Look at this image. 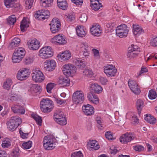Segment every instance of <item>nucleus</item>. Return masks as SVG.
Returning <instances> with one entry per match:
<instances>
[{
    "mask_svg": "<svg viewBox=\"0 0 157 157\" xmlns=\"http://www.w3.org/2000/svg\"><path fill=\"white\" fill-rule=\"evenodd\" d=\"M21 86L19 84H16L13 87L11 92L8 94L6 98L7 101H16L19 98L18 95V93L21 90Z\"/></svg>",
    "mask_w": 157,
    "mask_h": 157,
    "instance_id": "f257e3e1",
    "label": "nucleus"
},
{
    "mask_svg": "<svg viewBox=\"0 0 157 157\" xmlns=\"http://www.w3.org/2000/svg\"><path fill=\"white\" fill-rule=\"evenodd\" d=\"M56 141V139L53 135L45 136L43 141L44 148L47 150L53 149L55 147V143Z\"/></svg>",
    "mask_w": 157,
    "mask_h": 157,
    "instance_id": "f03ea898",
    "label": "nucleus"
},
{
    "mask_svg": "<svg viewBox=\"0 0 157 157\" xmlns=\"http://www.w3.org/2000/svg\"><path fill=\"white\" fill-rule=\"evenodd\" d=\"M21 122V119L18 117L13 116L7 123L8 128L10 131H13Z\"/></svg>",
    "mask_w": 157,
    "mask_h": 157,
    "instance_id": "7ed1b4c3",
    "label": "nucleus"
},
{
    "mask_svg": "<svg viewBox=\"0 0 157 157\" xmlns=\"http://www.w3.org/2000/svg\"><path fill=\"white\" fill-rule=\"evenodd\" d=\"M40 107L44 112H50L53 107V102L48 98L43 99L40 102Z\"/></svg>",
    "mask_w": 157,
    "mask_h": 157,
    "instance_id": "20e7f679",
    "label": "nucleus"
},
{
    "mask_svg": "<svg viewBox=\"0 0 157 157\" xmlns=\"http://www.w3.org/2000/svg\"><path fill=\"white\" fill-rule=\"evenodd\" d=\"M39 55L42 58H48L53 56V52L50 46H46L40 49Z\"/></svg>",
    "mask_w": 157,
    "mask_h": 157,
    "instance_id": "39448f33",
    "label": "nucleus"
},
{
    "mask_svg": "<svg viewBox=\"0 0 157 157\" xmlns=\"http://www.w3.org/2000/svg\"><path fill=\"white\" fill-rule=\"evenodd\" d=\"M72 99L73 101L75 104H81L84 100V95L81 90H77L73 94Z\"/></svg>",
    "mask_w": 157,
    "mask_h": 157,
    "instance_id": "423d86ee",
    "label": "nucleus"
},
{
    "mask_svg": "<svg viewBox=\"0 0 157 157\" xmlns=\"http://www.w3.org/2000/svg\"><path fill=\"white\" fill-rule=\"evenodd\" d=\"M116 34L120 37H126L128 32V27L124 24L117 27L116 29Z\"/></svg>",
    "mask_w": 157,
    "mask_h": 157,
    "instance_id": "0eeeda50",
    "label": "nucleus"
},
{
    "mask_svg": "<svg viewBox=\"0 0 157 157\" xmlns=\"http://www.w3.org/2000/svg\"><path fill=\"white\" fill-rule=\"evenodd\" d=\"M31 76L33 80L36 82H40L44 79L43 73L40 70L33 71Z\"/></svg>",
    "mask_w": 157,
    "mask_h": 157,
    "instance_id": "6e6552de",
    "label": "nucleus"
},
{
    "mask_svg": "<svg viewBox=\"0 0 157 157\" xmlns=\"http://www.w3.org/2000/svg\"><path fill=\"white\" fill-rule=\"evenodd\" d=\"M140 52V50L137 46L132 45L131 47L128 48L127 56L128 58H134L137 56Z\"/></svg>",
    "mask_w": 157,
    "mask_h": 157,
    "instance_id": "1a4fd4ad",
    "label": "nucleus"
},
{
    "mask_svg": "<svg viewBox=\"0 0 157 157\" xmlns=\"http://www.w3.org/2000/svg\"><path fill=\"white\" fill-rule=\"evenodd\" d=\"M136 136L134 133L127 132L122 135L120 138V141L123 144L127 143L133 140Z\"/></svg>",
    "mask_w": 157,
    "mask_h": 157,
    "instance_id": "9d476101",
    "label": "nucleus"
},
{
    "mask_svg": "<svg viewBox=\"0 0 157 157\" xmlns=\"http://www.w3.org/2000/svg\"><path fill=\"white\" fill-rule=\"evenodd\" d=\"M29 69L26 68H23L19 70L17 73V78L20 80L22 81L26 79L30 75Z\"/></svg>",
    "mask_w": 157,
    "mask_h": 157,
    "instance_id": "9b49d317",
    "label": "nucleus"
},
{
    "mask_svg": "<svg viewBox=\"0 0 157 157\" xmlns=\"http://www.w3.org/2000/svg\"><path fill=\"white\" fill-rule=\"evenodd\" d=\"M90 30L91 34L95 36H99L102 33V29L100 25L97 23L93 24L90 28Z\"/></svg>",
    "mask_w": 157,
    "mask_h": 157,
    "instance_id": "f8f14e48",
    "label": "nucleus"
},
{
    "mask_svg": "<svg viewBox=\"0 0 157 157\" xmlns=\"http://www.w3.org/2000/svg\"><path fill=\"white\" fill-rule=\"evenodd\" d=\"M128 83L130 90L133 93L136 94H138L140 93V90L135 81L129 79Z\"/></svg>",
    "mask_w": 157,
    "mask_h": 157,
    "instance_id": "ddd939ff",
    "label": "nucleus"
},
{
    "mask_svg": "<svg viewBox=\"0 0 157 157\" xmlns=\"http://www.w3.org/2000/svg\"><path fill=\"white\" fill-rule=\"evenodd\" d=\"M117 70L112 65H107L105 67L104 72L108 77H112L115 75Z\"/></svg>",
    "mask_w": 157,
    "mask_h": 157,
    "instance_id": "4468645a",
    "label": "nucleus"
},
{
    "mask_svg": "<svg viewBox=\"0 0 157 157\" xmlns=\"http://www.w3.org/2000/svg\"><path fill=\"white\" fill-rule=\"evenodd\" d=\"M49 15L50 13L48 10L44 11L42 10L41 11H37L35 16L36 18L39 20H43L48 18Z\"/></svg>",
    "mask_w": 157,
    "mask_h": 157,
    "instance_id": "2eb2a0df",
    "label": "nucleus"
},
{
    "mask_svg": "<svg viewBox=\"0 0 157 157\" xmlns=\"http://www.w3.org/2000/svg\"><path fill=\"white\" fill-rule=\"evenodd\" d=\"M82 110L84 113L88 116L94 114V108L92 105L89 104L83 105Z\"/></svg>",
    "mask_w": 157,
    "mask_h": 157,
    "instance_id": "dca6fc26",
    "label": "nucleus"
},
{
    "mask_svg": "<svg viewBox=\"0 0 157 157\" xmlns=\"http://www.w3.org/2000/svg\"><path fill=\"white\" fill-rule=\"evenodd\" d=\"M44 67L48 71H52L54 70L56 67V62L54 60L48 59L44 62Z\"/></svg>",
    "mask_w": 157,
    "mask_h": 157,
    "instance_id": "f3484780",
    "label": "nucleus"
},
{
    "mask_svg": "<svg viewBox=\"0 0 157 157\" xmlns=\"http://www.w3.org/2000/svg\"><path fill=\"white\" fill-rule=\"evenodd\" d=\"M74 68L71 64H68L64 65L63 70L64 74L67 76L71 75L75 72Z\"/></svg>",
    "mask_w": 157,
    "mask_h": 157,
    "instance_id": "a211bd4d",
    "label": "nucleus"
},
{
    "mask_svg": "<svg viewBox=\"0 0 157 157\" xmlns=\"http://www.w3.org/2000/svg\"><path fill=\"white\" fill-rule=\"evenodd\" d=\"M39 41L36 39L29 40L27 43L28 47L33 50H37L39 48Z\"/></svg>",
    "mask_w": 157,
    "mask_h": 157,
    "instance_id": "6ab92c4d",
    "label": "nucleus"
},
{
    "mask_svg": "<svg viewBox=\"0 0 157 157\" xmlns=\"http://www.w3.org/2000/svg\"><path fill=\"white\" fill-rule=\"evenodd\" d=\"M51 41L58 43L59 44H64L66 43L67 40L61 34L56 35L52 38Z\"/></svg>",
    "mask_w": 157,
    "mask_h": 157,
    "instance_id": "aec40b11",
    "label": "nucleus"
},
{
    "mask_svg": "<svg viewBox=\"0 0 157 157\" xmlns=\"http://www.w3.org/2000/svg\"><path fill=\"white\" fill-rule=\"evenodd\" d=\"M11 109L15 113L23 114L25 113V110L24 108L18 105H16L13 106L11 107Z\"/></svg>",
    "mask_w": 157,
    "mask_h": 157,
    "instance_id": "412c9836",
    "label": "nucleus"
},
{
    "mask_svg": "<svg viewBox=\"0 0 157 157\" xmlns=\"http://www.w3.org/2000/svg\"><path fill=\"white\" fill-rule=\"evenodd\" d=\"M75 29L77 34L78 36L83 37L86 35L87 32L84 26L78 25L77 26Z\"/></svg>",
    "mask_w": 157,
    "mask_h": 157,
    "instance_id": "4be33fe9",
    "label": "nucleus"
},
{
    "mask_svg": "<svg viewBox=\"0 0 157 157\" xmlns=\"http://www.w3.org/2000/svg\"><path fill=\"white\" fill-rule=\"evenodd\" d=\"M88 100L91 103L97 104L99 102V100L98 96L94 93L90 92L89 93L87 96Z\"/></svg>",
    "mask_w": 157,
    "mask_h": 157,
    "instance_id": "5701e85b",
    "label": "nucleus"
},
{
    "mask_svg": "<svg viewBox=\"0 0 157 157\" xmlns=\"http://www.w3.org/2000/svg\"><path fill=\"white\" fill-rule=\"evenodd\" d=\"M59 59L65 61L69 59L71 57V54L69 51H65L58 56Z\"/></svg>",
    "mask_w": 157,
    "mask_h": 157,
    "instance_id": "b1692460",
    "label": "nucleus"
},
{
    "mask_svg": "<svg viewBox=\"0 0 157 157\" xmlns=\"http://www.w3.org/2000/svg\"><path fill=\"white\" fill-rule=\"evenodd\" d=\"M133 34L136 36H139L144 32L142 28L138 25L133 24Z\"/></svg>",
    "mask_w": 157,
    "mask_h": 157,
    "instance_id": "393cba45",
    "label": "nucleus"
},
{
    "mask_svg": "<svg viewBox=\"0 0 157 157\" xmlns=\"http://www.w3.org/2000/svg\"><path fill=\"white\" fill-rule=\"evenodd\" d=\"M29 19L25 17L24 18L21 23L20 28L22 32L25 31L27 28L29 27Z\"/></svg>",
    "mask_w": 157,
    "mask_h": 157,
    "instance_id": "a878e982",
    "label": "nucleus"
},
{
    "mask_svg": "<svg viewBox=\"0 0 157 157\" xmlns=\"http://www.w3.org/2000/svg\"><path fill=\"white\" fill-rule=\"evenodd\" d=\"M70 82V79L67 77L64 78L62 76H61L59 78L58 83L59 84L63 86H69Z\"/></svg>",
    "mask_w": 157,
    "mask_h": 157,
    "instance_id": "bb28decb",
    "label": "nucleus"
},
{
    "mask_svg": "<svg viewBox=\"0 0 157 157\" xmlns=\"http://www.w3.org/2000/svg\"><path fill=\"white\" fill-rule=\"evenodd\" d=\"M57 5L59 8L63 10H66L68 7L66 0H57Z\"/></svg>",
    "mask_w": 157,
    "mask_h": 157,
    "instance_id": "cd10ccee",
    "label": "nucleus"
},
{
    "mask_svg": "<svg viewBox=\"0 0 157 157\" xmlns=\"http://www.w3.org/2000/svg\"><path fill=\"white\" fill-rule=\"evenodd\" d=\"M91 88L95 93L97 94H100L102 92V87L98 84L94 83L91 85Z\"/></svg>",
    "mask_w": 157,
    "mask_h": 157,
    "instance_id": "c85d7f7f",
    "label": "nucleus"
},
{
    "mask_svg": "<svg viewBox=\"0 0 157 157\" xmlns=\"http://www.w3.org/2000/svg\"><path fill=\"white\" fill-rule=\"evenodd\" d=\"M14 53L23 58L25 55V51L24 48L19 47L15 50Z\"/></svg>",
    "mask_w": 157,
    "mask_h": 157,
    "instance_id": "c756f323",
    "label": "nucleus"
},
{
    "mask_svg": "<svg viewBox=\"0 0 157 157\" xmlns=\"http://www.w3.org/2000/svg\"><path fill=\"white\" fill-rule=\"evenodd\" d=\"M63 113L61 111L57 110L54 113L53 116V118L56 122L60 120L61 118L65 116Z\"/></svg>",
    "mask_w": 157,
    "mask_h": 157,
    "instance_id": "7c9ffc66",
    "label": "nucleus"
},
{
    "mask_svg": "<svg viewBox=\"0 0 157 157\" xmlns=\"http://www.w3.org/2000/svg\"><path fill=\"white\" fill-rule=\"evenodd\" d=\"M144 118L145 120L150 124H154L156 121V119L150 114H147L145 115Z\"/></svg>",
    "mask_w": 157,
    "mask_h": 157,
    "instance_id": "2f4dec72",
    "label": "nucleus"
},
{
    "mask_svg": "<svg viewBox=\"0 0 157 157\" xmlns=\"http://www.w3.org/2000/svg\"><path fill=\"white\" fill-rule=\"evenodd\" d=\"M53 0H41L40 4L42 7H47L51 6L52 5Z\"/></svg>",
    "mask_w": 157,
    "mask_h": 157,
    "instance_id": "473e14b6",
    "label": "nucleus"
},
{
    "mask_svg": "<svg viewBox=\"0 0 157 157\" xmlns=\"http://www.w3.org/2000/svg\"><path fill=\"white\" fill-rule=\"evenodd\" d=\"M34 60V57L33 55H29L25 57L24 62L25 65H29L33 63Z\"/></svg>",
    "mask_w": 157,
    "mask_h": 157,
    "instance_id": "72a5a7b5",
    "label": "nucleus"
},
{
    "mask_svg": "<svg viewBox=\"0 0 157 157\" xmlns=\"http://www.w3.org/2000/svg\"><path fill=\"white\" fill-rule=\"evenodd\" d=\"M20 39L17 37H15L12 40L10 45V47L12 48H15L18 46L20 42Z\"/></svg>",
    "mask_w": 157,
    "mask_h": 157,
    "instance_id": "f704fd0d",
    "label": "nucleus"
},
{
    "mask_svg": "<svg viewBox=\"0 0 157 157\" xmlns=\"http://www.w3.org/2000/svg\"><path fill=\"white\" fill-rule=\"evenodd\" d=\"M4 2L5 5L7 8L16 7V4L15 0H4Z\"/></svg>",
    "mask_w": 157,
    "mask_h": 157,
    "instance_id": "c9c22d12",
    "label": "nucleus"
},
{
    "mask_svg": "<svg viewBox=\"0 0 157 157\" xmlns=\"http://www.w3.org/2000/svg\"><path fill=\"white\" fill-rule=\"evenodd\" d=\"M88 144L90 147L94 150H97L99 148V146L98 143L95 140L90 141L88 143Z\"/></svg>",
    "mask_w": 157,
    "mask_h": 157,
    "instance_id": "e433bc0d",
    "label": "nucleus"
},
{
    "mask_svg": "<svg viewBox=\"0 0 157 157\" xmlns=\"http://www.w3.org/2000/svg\"><path fill=\"white\" fill-rule=\"evenodd\" d=\"M144 102L141 99L137 100L136 102V106L139 113H140L144 107Z\"/></svg>",
    "mask_w": 157,
    "mask_h": 157,
    "instance_id": "4c0bfd02",
    "label": "nucleus"
},
{
    "mask_svg": "<svg viewBox=\"0 0 157 157\" xmlns=\"http://www.w3.org/2000/svg\"><path fill=\"white\" fill-rule=\"evenodd\" d=\"M12 83V81L11 79H7L3 83V87L6 90H9Z\"/></svg>",
    "mask_w": 157,
    "mask_h": 157,
    "instance_id": "58836bf2",
    "label": "nucleus"
},
{
    "mask_svg": "<svg viewBox=\"0 0 157 157\" xmlns=\"http://www.w3.org/2000/svg\"><path fill=\"white\" fill-rule=\"evenodd\" d=\"M41 89V87L37 85H33L30 88V91L32 94L37 93Z\"/></svg>",
    "mask_w": 157,
    "mask_h": 157,
    "instance_id": "ea45409f",
    "label": "nucleus"
},
{
    "mask_svg": "<svg viewBox=\"0 0 157 157\" xmlns=\"http://www.w3.org/2000/svg\"><path fill=\"white\" fill-rule=\"evenodd\" d=\"M96 3H93L90 4V6L93 10L94 11H97L102 7V6L101 4L99 2H96Z\"/></svg>",
    "mask_w": 157,
    "mask_h": 157,
    "instance_id": "a19ab883",
    "label": "nucleus"
},
{
    "mask_svg": "<svg viewBox=\"0 0 157 157\" xmlns=\"http://www.w3.org/2000/svg\"><path fill=\"white\" fill-rule=\"evenodd\" d=\"M11 145V141L9 139L6 138L2 142V146L3 148H8Z\"/></svg>",
    "mask_w": 157,
    "mask_h": 157,
    "instance_id": "79ce46f5",
    "label": "nucleus"
},
{
    "mask_svg": "<svg viewBox=\"0 0 157 157\" xmlns=\"http://www.w3.org/2000/svg\"><path fill=\"white\" fill-rule=\"evenodd\" d=\"M75 62L76 65L80 68H82L85 66V63H83V61L81 59H77L75 60Z\"/></svg>",
    "mask_w": 157,
    "mask_h": 157,
    "instance_id": "37998d69",
    "label": "nucleus"
},
{
    "mask_svg": "<svg viewBox=\"0 0 157 157\" xmlns=\"http://www.w3.org/2000/svg\"><path fill=\"white\" fill-rule=\"evenodd\" d=\"M31 116L39 125H41L42 119L41 117L34 114H32Z\"/></svg>",
    "mask_w": 157,
    "mask_h": 157,
    "instance_id": "c03bdc74",
    "label": "nucleus"
},
{
    "mask_svg": "<svg viewBox=\"0 0 157 157\" xmlns=\"http://www.w3.org/2000/svg\"><path fill=\"white\" fill-rule=\"evenodd\" d=\"M148 96L150 99H154L157 97V94L155 90H151L149 91Z\"/></svg>",
    "mask_w": 157,
    "mask_h": 157,
    "instance_id": "a18cd8bd",
    "label": "nucleus"
},
{
    "mask_svg": "<svg viewBox=\"0 0 157 157\" xmlns=\"http://www.w3.org/2000/svg\"><path fill=\"white\" fill-rule=\"evenodd\" d=\"M16 18L14 15H12L10 16L7 19L8 23L10 25H13L16 22Z\"/></svg>",
    "mask_w": 157,
    "mask_h": 157,
    "instance_id": "49530a36",
    "label": "nucleus"
},
{
    "mask_svg": "<svg viewBox=\"0 0 157 157\" xmlns=\"http://www.w3.org/2000/svg\"><path fill=\"white\" fill-rule=\"evenodd\" d=\"M23 58L18 55H16L13 53L12 57V60L13 63H19L21 61Z\"/></svg>",
    "mask_w": 157,
    "mask_h": 157,
    "instance_id": "de8ad7c7",
    "label": "nucleus"
},
{
    "mask_svg": "<svg viewBox=\"0 0 157 157\" xmlns=\"http://www.w3.org/2000/svg\"><path fill=\"white\" fill-rule=\"evenodd\" d=\"M84 75L87 76L88 77L91 76L93 74V72L92 70L90 69H85L83 71Z\"/></svg>",
    "mask_w": 157,
    "mask_h": 157,
    "instance_id": "09e8293b",
    "label": "nucleus"
},
{
    "mask_svg": "<svg viewBox=\"0 0 157 157\" xmlns=\"http://www.w3.org/2000/svg\"><path fill=\"white\" fill-rule=\"evenodd\" d=\"M105 136L108 140H113L115 139V138L113 136L111 132L110 131L106 132L105 134Z\"/></svg>",
    "mask_w": 157,
    "mask_h": 157,
    "instance_id": "8fccbe9b",
    "label": "nucleus"
},
{
    "mask_svg": "<svg viewBox=\"0 0 157 157\" xmlns=\"http://www.w3.org/2000/svg\"><path fill=\"white\" fill-rule=\"evenodd\" d=\"M53 25L58 27H59L60 26V22L57 18H53L50 24V25H53Z\"/></svg>",
    "mask_w": 157,
    "mask_h": 157,
    "instance_id": "3c124183",
    "label": "nucleus"
},
{
    "mask_svg": "<svg viewBox=\"0 0 157 157\" xmlns=\"http://www.w3.org/2000/svg\"><path fill=\"white\" fill-rule=\"evenodd\" d=\"M66 20L69 22L74 21L75 19V16L72 14H68L66 15Z\"/></svg>",
    "mask_w": 157,
    "mask_h": 157,
    "instance_id": "603ef678",
    "label": "nucleus"
},
{
    "mask_svg": "<svg viewBox=\"0 0 157 157\" xmlns=\"http://www.w3.org/2000/svg\"><path fill=\"white\" fill-rule=\"evenodd\" d=\"M32 142L30 141H29L27 142L24 143L23 144L22 146L24 148L29 149L32 147Z\"/></svg>",
    "mask_w": 157,
    "mask_h": 157,
    "instance_id": "864d4df0",
    "label": "nucleus"
},
{
    "mask_svg": "<svg viewBox=\"0 0 157 157\" xmlns=\"http://www.w3.org/2000/svg\"><path fill=\"white\" fill-rule=\"evenodd\" d=\"M56 122L60 125H66L67 124V122L65 116H64L61 118L60 120V119L59 120L56 121Z\"/></svg>",
    "mask_w": 157,
    "mask_h": 157,
    "instance_id": "5fc2aeb1",
    "label": "nucleus"
},
{
    "mask_svg": "<svg viewBox=\"0 0 157 157\" xmlns=\"http://www.w3.org/2000/svg\"><path fill=\"white\" fill-rule=\"evenodd\" d=\"M21 152L18 148H16L13 150L12 155L13 157H18Z\"/></svg>",
    "mask_w": 157,
    "mask_h": 157,
    "instance_id": "6e6d98bb",
    "label": "nucleus"
},
{
    "mask_svg": "<svg viewBox=\"0 0 157 157\" xmlns=\"http://www.w3.org/2000/svg\"><path fill=\"white\" fill-rule=\"evenodd\" d=\"M33 0H26L25 1L26 8V9H30L33 4Z\"/></svg>",
    "mask_w": 157,
    "mask_h": 157,
    "instance_id": "4d7b16f0",
    "label": "nucleus"
},
{
    "mask_svg": "<svg viewBox=\"0 0 157 157\" xmlns=\"http://www.w3.org/2000/svg\"><path fill=\"white\" fill-rule=\"evenodd\" d=\"M80 47L82 51H84V49H90V47L86 43L83 42L80 45Z\"/></svg>",
    "mask_w": 157,
    "mask_h": 157,
    "instance_id": "13d9d810",
    "label": "nucleus"
},
{
    "mask_svg": "<svg viewBox=\"0 0 157 157\" xmlns=\"http://www.w3.org/2000/svg\"><path fill=\"white\" fill-rule=\"evenodd\" d=\"M71 157H83V155L80 151L75 152L71 154Z\"/></svg>",
    "mask_w": 157,
    "mask_h": 157,
    "instance_id": "bf43d9fd",
    "label": "nucleus"
},
{
    "mask_svg": "<svg viewBox=\"0 0 157 157\" xmlns=\"http://www.w3.org/2000/svg\"><path fill=\"white\" fill-rule=\"evenodd\" d=\"M54 86V83H49L46 86L47 91L48 93H51V90Z\"/></svg>",
    "mask_w": 157,
    "mask_h": 157,
    "instance_id": "052dcab7",
    "label": "nucleus"
},
{
    "mask_svg": "<svg viewBox=\"0 0 157 157\" xmlns=\"http://www.w3.org/2000/svg\"><path fill=\"white\" fill-rule=\"evenodd\" d=\"M148 13L145 16V18L147 21H150L151 20L153 17V13H149V11L148 10Z\"/></svg>",
    "mask_w": 157,
    "mask_h": 157,
    "instance_id": "680f3d73",
    "label": "nucleus"
},
{
    "mask_svg": "<svg viewBox=\"0 0 157 157\" xmlns=\"http://www.w3.org/2000/svg\"><path fill=\"white\" fill-rule=\"evenodd\" d=\"M92 51L94 53V56L96 59H98L99 58V51L98 50L93 49Z\"/></svg>",
    "mask_w": 157,
    "mask_h": 157,
    "instance_id": "e2e57ef3",
    "label": "nucleus"
},
{
    "mask_svg": "<svg viewBox=\"0 0 157 157\" xmlns=\"http://www.w3.org/2000/svg\"><path fill=\"white\" fill-rule=\"evenodd\" d=\"M87 16L86 14H82L80 17V21L83 23L85 22L87 20Z\"/></svg>",
    "mask_w": 157,
    "mask_h": 157,
    "instance_id": "0e129e2a",
    "label": "nucleus"
},
{
    "mask_svg": "<svg viewBox=\"0 0 157 157\" xmlns=\"http://www.w3.org/2000/svg\"><path fill=\"white\" fill-rule=\"evenodd\" d=\"M99 81L102 85L106 84L108 82L107 79L103 77H101L100 78Z\"/></svg>",
    "mask_w": 157,
    "mask_h": 157,
    "instance_id": "69168bd1",
    "label": "nucleus"
},
{
    "mask_svg": "<svg viewBox=\"0 0 157 157\" xmlns=\"http://www.w3.org/2000/svg\"><path fill=\"white\" fill-rule=\"evenodd\" d=\"M134 149L136 151H140L144 150V147L141 145H138L134 147Z\"/></svg>",
    "mask_w": 157,
    "mask_h": 157,
    "instance_id": "338daca9",
    "label": "nucleus"
},
{
    "mask_svg": "<svg viewBox=\"0 0 157 157\" xmlns=\"http://www.w3.org/2000/svg\"><path fill=\"white\" fill-rule=\"evenodd\" d=\"M59 27H50V30L52 33H56L59 32Z\"/></svg>",
    "mask_w": 157,
    "mask_h": 157,
    "instance_id": "774afa93",
    "label": "nucleus"
}]
</instances>
